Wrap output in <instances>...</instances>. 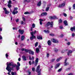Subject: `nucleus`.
I'll return each mask as SVG.
<instances>
[{
	"mask_svg": "<svg viewBox=\"0 0 75 75\" xmlns=\"http://www.w3.org/2000/svg\"><path fill=\"white\" fill-rule=\"evenodd\" d=\"M7 64V67L6 68V70L8 71V72H11V69L12 68L10 67H12V68H15L16 67V64H13V62H7L6 63Z\"/></svg>",
	"mask_w": 75,
	"mask_h": 75,
	"instance_id": "nucleus-1",
	"label": "nucleus"
},
{
	"mask_svg": "<svg viewBox=\"0 0 75 75\" xmlns=\"http://www.w3.org/2000/svg\"><path fill=\"white\" fill-rule=\"evenodd\" d=\"M20 50L22 51H24L26 52H29V54H31V55H34V52L32 50L26 49L25 48H21L20 49Z\"/></svg>",
	"mask_w": 75,
	"mask_h": 75,
	"instance_id": "nucleus-2",
	"label": "nucleus"
},
{
	"mask_svg": "<svg viewBox=\"0 0 75 75\" xmlns=\"http://www.w3.org/2000/svg\"><path fill=\"white\" fill-rule=\"evenodd\" d=\"M54 25V23L53 22H48L45 25L46 27H47L48 26L50 25L51 27H53V25Z\"/></svg>",
	"mask_w": 75,
	"mask_h": 75,
	"instance_id": "nucleus-3",
	"label": "nucleus"
},
{
	"mask_svg": "<svg viewBox=\"0 0 75 75\" xmlns=\"http://www.w3.org/2000/svg\"><path fill=\"white\" fill-rule=\"evenodd\" d=\"M40 66L39 65L37 68L36 70V72H38V75H40L41 74V69H40Z\"/></svg>",
	"mask_w": 75,
	"mask_h": 75,
	"instance_id": "nucleus-4",
	"label": "nucleus"
},
{
	"mask_svg": "<svg viewBox=\"0 0 75 75\" xmlns=\"http://www.w3.org/2000/svg\"><path fill=\"white\" fill-rule=\"evenodd\" d=\"M30 34L32 36V37H31L30 38V40H33V39H35V36H34V35H33V34H34V32H32L30 33Z\"/></svg>",
	"mask_w": 75,
	"mask_h": 75,
	"instance_id": "nucleus-5",
	"label": "nucleus"
},
{
	"mask_svg": "<svg viewBox=\"0 0 75 75\" xmlns=\"http://www.w3.org/2000/svg\"><path fill=\"white\" fill-rule=\"evenodd\" d=\"M17 8H14L13 11V15H15L16 14L18 13V11H17Z\"/></svg>",
	"mask_w": 75,
	"mask_h": 75,
	"instance_id": "nucleus-6",
	"label": "nucleus"
},
{
	"mask_svg": "<svg viewBox=\"0 0 75 75\" xmlns=\"http://www.w3.org/2000/svg\"><path fill=\"white\" fill-rule=\"evenodd\" d=\"M17 65H16V70L17 71H18L19 69H20V63L19 62H18L17 63Z\"/></svg>",
	"mask_w": 75,
	"mask_h": 75,
	"instance_id": "nucleus-7",
	"label": "nucleus"
},
{
	"mask_svg": "<svg viewBox=\"0 0 75 75\" xmlns=\"http://www.w3.org/2000/svg\"><path fill=\"white\" fill-rule=\"evenodd\" d=\"M51 41L52 42H54V43H57V42H58V40L54 38L52 39Z\"/></svg>",
	"mask_w": 75,
	"mask_h": 75,
	"instance_id": "nucleus-8",
	"label": "nucleus"
},
{
	"mask_svg": "<svg viewBox=\"0 0 75 75\" xmlns=\"http://www.w3.org/2000/svg\"><path fill=\"white\" fill-rule=\"evenodd\" d=\"M3 9L5 11V13L6 14H9V12L8 11H7L6 8H4Z\"/></svg>",
	"mask_w": 75,
	"mask_h": 75,
	"instance_id": "nucleus-9",
	"label": "nucleus"
},
{
	"mask_svg": "<svg viewBox=\"0 0 75 75\" xmlns=\"http://www.w3.org/2000/svg\"><path fill=\"white\" fill-rule=\"evenodd\" d=\"M57 17L56 16H50L49 17L50 19H51V20H54V19H55L57 18Z\"/></svg>",
	"mask_w": 75,
	"mask_h": 75,
	"instance_id": "nucleus-10",
	"label": "nucleus"
},
{
	"mask_svg": "<svg viewBox=\"0 0 75 75\" xmlns=\"http://www.w3.org/2000/svg\"><path fill=\"white\" fill-rule=\"evenodd\" d=\"M65 6V3H63L58 6V7H64Z\"/></svg>",
	"mask_w": 75,
	"mask_h": 75,
	"instance_id": "nucleus-11",
	"label": "nucleus"
},
{
	"mask_svg": "<svg viewBox=\"0 0 75 75\" xmlns=\"http://www.w3.org/2000/svg\"><path fill=\"white\" fill-rule=\"evenodd\" d=\"M72 53V51L71 50H69L67 52V55L69 56H71V53Z\"/></svg>",
	"mask_w": 75,
	"mask_h": 75,
	"instance_id": "nucleus-12",
	"label": "nucleus"
},
{
	"mask_svg": "<svg viewBox=\"0 0 75 75\" xmlns=\"http://www.w3.org/2000/svg\"><path fill=\"white\" fill-rule=\"evenodd\" d=\"M11 0H9L8 4V6L9 7V8H10V7H11Z\"/></svg>",
	"mask_w": 75,
	"mask_h": 75,
	"instance_id": "nucleus-13",
	"label": "nucleus"
},
{
	"mask_svg": "<svg viewBox=\"0 0 75 75\" xmlns=\"http://www.w3.org/2000/svg\"><path fill=\"white\" fill-rule=\"evenodd\" d=\"M67 59H66L64 62V65L65 66H67V65H69V63L68 62H67Z\"/></svg>",
	"mask_w": 75,
	"mask_h": 75,
	"instance_id": "nucleus-14",
	"label": "nucleus"
},
{
	"mask_svg": "<svg viewBox=\"0 0 75 75\" xmlns=\"http://www.w3.org/2000/svg\"><path fill=\"white\" fill-rule=\"evenodd\" d=\"M39 20L40 21V25H42V21H45V19H40Z\"/></svg>",
	"mask_w": 75,
	"mask_h": 75,
	"instance_id": "nucleus-15",
	"label": "nucleus"
},
{
	"mask_svg": "<svg viewBox=\"0 0 75 75\" xmlns=\"http://www.w3.org/2000/svg\"><path fill=\"white\" fill-rule=\"evenodd\" d=\"M39 59H38V58H36V60H35V65H37L38 64V60Z\"/></svg>",
	"mask_w": 75,
	"mask_h": 75,
	"instance_id": "nucleus-16",
	"label": "nucleus"
},
{
	"mask_svg": "<svg viewBox=\"0 0 75 75\" xmlns=\"http://www.w3.org/2000/svg\"><path fill=\"white\" fill-rule=\"evenodd\" d=\"M62 57H59V58L57 59L56 60V61H57V62H58L60 60H61V59H62Z\"/></svg>",
	"mask_w": 75,
	"mask_h": 75,
	"instance_id": "nucleus-17",
	"label": "nucleus"
},
{
	"mask_svg": "<svg viewBox=\"0 0 75 75\" xmlns=\"http://www.w3.org/2000/svg\"><path fill=\"white\" fill-rule=\"evenodd\" d=\"M22 58L23 59V61H27V58H26V57L25 56H22Z\"/></svg>",
	"mask_w": 75,
	"mask_h": 75,
	"instance_id": "nucleus-18",
	"label": "nucleus"
},
{
	"mask_svg": "<svg viewBox=\"0 0 75 75\" xmlns=\"http://www.w3.org/2000/svg\"><path fill=\"white\" fill-rule=\"evenodd\" d=\"M60 65V63H58L56 65V66L55 67V69H57V68H58L59 66Z\"/></svg>",
	"mask_w": 75,
	"mask_h": 75,
	"instance_id": "nucleus-19",
	"label": "nucleus"
},
{
	"mask_svg": "<svg viewBox=\"0 0 75 75\" xmlns=\"http://www.w3.org/2000/svg\"><path fill=\"white\" fill-rule=\"evenodd\" d=\"M47 12H43L41 14V16H47Z\"/></svg>",
	"mask_w": 75,
	"mask_h": 75,
	"instance_id": "nucleus-20",
	"label": "nucleus"
},
{
	"mask_svg": "<svg viewBox=\"0 0 75 75\" xmlns=\"http://www.w3.org/2000/svg\"><path fill=\"white\" fill-rule=\"evenodd\" d=\"M29 58L30 60L31 61V60H32L33 61V60H34V57H32V58H31V56H30V55H29Z\"/></svg>",
	"mask_w": 75,
	"mask_h": 75,
	"instance_id": "nucleus-21",
	"label": "nucleus"
},
{
	"mask_svg": "<svg viewBox=\"0 0 75 75\" xmlns=\"http://www.w3.org/2000/svg\"><path fill=\"white\" fill-rule=\"evenodd\" d=\"M50 6V5H47V6L48 7H47L46 8V11H48V10H49V8H50V7H49V6Z\"/></svg>",
	"mask_w": 75,
	"mask_h": 75,
	"instance_id": "nucleus-22",
	"label": "nucleus"
},
{
	"mask_svg": "<svg viewBox=\"0 0 75 75\" xmlns=\"http://www.w3.org/2000/svg\"><path fill=\"white\" fill-rule=\"evenodd\" d=\"M41 4V1H40L38 3L37 5L38 6H40Z\"/></svg>",
	"mask_w": 75,
	"mask_h": 75,
	"instance_id": "nucleus-23",
	"label": "nucleus"
},
{
	"mask_svg": "<svg viewBox=\"0 0 75 75\" xmlns=\"http://www.w3.org/2000/svg\"><path fill=\"white\" fill-rule=\"evenodd\" d=\"M70 30L71 31H74H74L75 32V26L71 28Z\"/></svg>",
	"mask_w": 75,
	"mask_h": 75,
	"instance_id": "nucleus-24",
	"label": "nucleus"
},
{
	"mask_svg": "<svg viewBox=\"0 0 75 75\" xmlns=\"http://www.w3.org/2000/svg\"><path fill=\"white\" fill-rule=\"evenodd\" d=\"M19 32L21 34H23L24 33V30H19Z\"/></svg>",
	"mask_w": 75,
	"mask_h": 75,
	"instance_id": "nucleus-25",
	"label": "nucleus"
},
{
	"mask_svg": "<svg viewBox=\"0 0 75 75\" xmlns=\"http://www.w3.org/2000/svg\"><path fill=\"white\" fill-rule=\"evenodd\" d=\"M37 38L38 39V40H42V37L41 36H38L37 37Z\"/></svg>",
	"mask_w": 75,
	"mask_h": 75,
	"instance_id": "nucleus-26",
	"label": "nucleus"
},
{
	"mask_svg": "<svg viewBox=\"0 0 75 75\" xmlns=\"http://www.w3.org/2000/svg\"><path fill=\"white\" fill-rule=\"evenodd\" d=\"M47 44L49 45H51V40H49L47 41Z\"/></svg>",
	"mask_w": 75,
	"mask_h": 75,
	"instance_id": "nucleus-27",
	"label": "nucleus"
},
{
	"mask_svg": "<svg viewBox=\"0 0 75 75\" xmlns=\"http://www.w3.org/2000/svg\"><path fill=\"white\" fill-rule=\"evenodd\" d=\"M36 51L37 53H39L40 52V49L39 48H37L36 49Z\"/></svg>",
	"mask_w": 75,
	"mask_h": 75,
	"instance_id": "nucleus-28",
	"label": "nucleus"
},
{
	"mask_svg": "<svg viewBox=\"0 0 75 75\" xmlns=\"http://www.w3.org/2000/svg\"><path fill=\"white\" fill-rule=\"evenodd\" d=\"M44 32L45 33H50V31L48 30H44Z\"/></svg>",
	"mask_w": 75,
	"mask_h": 75,
	"instance_id": "nucleus-29",
	"label": "nucleus"
},
{
	"mask_svg": "<svg viewBox=\"0 0 75 75\" xmlns=\"http://www.w3.org/2000/svg\"><path fill=\"white\" fill-rule=\"evenodd\" d=\"M11 74L12 75H16L17 74L16 72H11Z\"/></svg>",
	"mask_w": 75,
	"mask_h": 75,
	"instance_id": "nucleus-30",
	"label": "nucleus"
},
{
	"mask_svg": "<svg viewBox=\"0 0 75 75\" xmlns=\"http://www.w3.org/2000/svg\"><path fill=\"white\" fill-rule=\"evenodd\" d=\"M24 36H22L21 37V41H23L24 40Z\"/></svg>",
	"mask_w": 75,
	"mask_h": 75,
	"instance_id": "nucleus-31",
	"label": "nucleus"
},
{
	"mask_svg": "<svg viewBox=\"0 0 75 75\" xmlns=\"http://www.w3.org/2000/svg\"><path fill=\"white\" fill-rule=\"evenodd\" d=\"M64 24L65 25H68V24L67 23V21H65L64 22Z\"/></svg>",
	"mask_w": 75,
	"mask_h": 75,
	"instance_id": "nucleus-32",
	"label": "nucleus"
},
{
	"mask_svg": "<svg viewBox=\"0 0 75 75\" xmlns=\"http://www.w3.org/2000/svg\"><path fill=\"white\" fill-rule=\"evenodd\" d=\"M24 2H27L28 3H29V2H30V0H25L24 1Z\"/></svg>",
	"mask_w": 75,
	"mask_h": 75,
	"instance_id": "nucleus-33",
	"label": "nucleus"
},
{
	"mask_svg": "<svg viewBox=\"0 0 75 75\" xmlns=\"http://www.w3.org/2000/svg\"><path fill=\"white\" fill-rule=\"evenodd\" d=\"M27 74H28V75H31V72L30 71H28Z\"/></svg>",
	"mask_w": 75,
	"mask_h": 75,
	"instance_id": "nucleus-34",
	"label": "nucleus"
},
{
	"mask_svg": "<svg viewBox=\"0 0 75 75\" xmlns=\"http://www.w3.org/2000/svg\"><path fill=\"white\" fill-rule=\"evenodd\" d=\"M62 21V20H61V19H60L59 20V23H61Z\"/></svg>",
	"mask_w": 75,
	"mask_h": 75,
	"instance_id": "nucleus-35",
	"label": "nucleus"
},
{
	"mask_svg": "<svg viewBox=\"0 0 75 75\" xmlns=\"http://www.w3.org/2000/svg\"><path fill=\"white\" fill-rule=\"evenodd\" d=\"M63 15L64 17H67V14L65 13H63Z\"/></svg>",
	"mask_w": 75,
	"mask_h": 75,
	"instance_id": "nucleus-36",
	"label": "nucleus"
},
{
	"mask_svg": "<svg viewBox=\"0 0 75 75\" xmlns=\"http://www.w3.org/2000/svg\"><path fill=\"white\" fill-rule=\"evenodd\" d=\"M38 42H37L35 44V47H37V45H38Z\"/></svg>",
	"mask_w": 75,
	"mask_h": 75,
	"instance_id": "nucleus-37",
	"label": "nucleus"
},
{
	"mask_svg": "<svg viewBox=\"0 0 75 75\" xmlns=\"http://www.w3.org/2000/svg\"><path fill=\"white\" fill-rule=\"evenodd\" d=\"M54 51H55V52H57V51H58V49H57L56 48H54Z\"/></svg>",
	"mask_w": 75,
	"mask_h": 75,
	"instance_id": "nucleus-38",
	"label": "nucleus"
},
{
	"mask_svg": "<svg viewBox=\"0 0 75 75\" xmlns=\"http://www.w3.org/2000/svg\"><path fill=\"white\" fill-rule=\"evenodd\" d=\"M55 60V59H53L51 60V62H54Z\"/></svg>",
	"mask_w": 75,
	"mask_h": 75,
	"instance_id": "nucleus-39",
	"label": "nucleus"
},
{
	"mask_svg": "<svg viewBox=\"0 0 75 75\" xmlns=\"http://www.w3.org/2000/svg\"><path fill=\"white\" fill-rule=\"evenodd\" d=\"M32 70L33 72H34V71H35V68H34V67H33Z\"/></svg>",
	"mask_w": 75,
	"mask_h": 75,
	"instance_id": "nucleus-40",
	"label": "nucleus"
},
{
	"mask_svg": "<svg viewBox=\"0 0 75 75\" xmlns=\"http://www.w3.org/2000/svg\"><path fill=\"white\" fill-rule=\"evenodd\" d=\"M25 14H29V12H26L24 13Z\"/></svg>",
	"mask_w": 75,
	"mask_h": 75,
	"instance_id": "nucleus-41",
	"label": "nucleus"
},
{
	"mask_svg": "<svg viewBox=\"0 0 75 75\" xmlns=\"http://www.w3.org/2000/svg\"><path fill=\"white\" fill-rule=\"evenodd\" d=\"M73 9H74V10H75V4H74L73 5Z\"/></svg>",
	"mask_w": 75,
	"mask_h": 75,
	"instance_id": "nucleus-42",
	"label": "nucleus"
},
{
	"mask_svg": "<svg viewBox=\"0 0 75 75\" xmlns=\"http://www.w3.org/2000/svg\"><path fill=\"white\" fill-rule=\"evenodd\" d=\"M32 27L33 28H35V24L34 23L32 24Z\"/></svg>",
	"mask_w": 75,
	"mask_h": 75,
	"instance_id": "nucleus-43",
	"label": "nucleus"
},
{
	"mask_svg": "<svg viewBox=\"0 0 75 75\" xmlns=\"http://www.w3.org/2000/svg\"><path fill=\"white\" fill-rule=\"evenodd\" d=\"M59 28L60 29H62V28H63V26L62 25H61L60 26Z\"/></svg>",
	"mask_w": 75,
	"mask_h": 75,
	"instance_id": "nucleus-44",
	"label": "nucleus"
},
{
	"mask_svg": "<svg viewBox=\"0 0 75 75\" xmlns=\"http://www.w3.org/2000/svg\"><path fill=\"white\" fill-rule=\"evenodd\" d=\"M13 30H17V28L13 27Z\"/></svg>",
	"mask_w": 75,
	"mask_h": 75,
	"instance_id": "nucleus-45",
	"label": "nucleus"
},
{
	"mask_svg": "<svg viewBox=\"0 0 75 75\" xmlns=\"http://www.w3.org/2000/svg\"><path fill=\"white\" fill-rule=\"evenodd\" d=\"M67 44L68 45H69L71 44V43L69 42H68Z\"/></svg>",
	"mask_w": 75,
	"mask_h": 75,
	"instance_id": "nucleus-46",
	"label": "nucleus"
},
{
	"mask_svg": "<svg viewBox=\"0 0 75 75\" xmlns=\"http://www.w3.org/2000/svg\"><path fill=\"white\" fill-rule=\"evenodd\" d=\"M62 70V69L60 68V69H59L58 70V72H61V70Z\"/></svg>",
	"mask_w": 75,
	"mask_h": 75,
	"instance_id": "nucleus-47",
	"label": "nucleus"
},
{
	"mask_svg": "<svg viewBox=\"0 0 75 75\" xmlns=\"http://www.w3.org/2000/svg\"><path fill=\"white\" fill-rule=\"evenodd\" d=\"M49 56H50V54H49V53H47V58H48V57H49Z\"/></svg>",
	"mask_w": 75,
	"mask_h": 75,
	"instance_id": "nucleus-48",
	"label": "nucleus"
},
{
	"mask_svg": "<svg viewBox=\"0 0 75 75\" xmlns=\"http://www.w3.org/2000/svg\"><path fill=\"white\" fill-rule=\"evenodd\" d=\"M19 20V19H17L16 20V23H18V22Z\"/></svg>",
	"mask_w": 75,
	"mask_h": 75,
	"instance_id": "nucleus-49",
	"label": "nucleus"
},
{
	"mask_svg": "<svg viewBox=\"0 0 75 75\" xmlns=\"http://www.w3.org/2000/svg\"><path fill=\"white\" fill-rule=\"evenodd\" d=\"M72 36L73 37H74L75 36V33H73L72 34Z\"/></svg>",
	"mask_w": 75,
	"mask_h": 75,
	"instance_id": "nucleus-50",
	"label": "nucleus"
},
{
	"mask_svg": "<svg viewBox=\"0 0 75 75\" xmlns=\"http://www.w3.org/2000/svg\"><path fill=\"white\" fill-rule=\"evenodd\" d=\"M21 24H25V23H24L23 21H21Z\"/></svg>",
	"mask_w": 75,
	"mask_h": 75,
	"instance_id": "nucleus-51",
	"label": "nucleus"
},
{
	"mask_svg": "<svg viewBox=\"0 0 75 75\" xmlns=\"http://www.w3.org/2000/svg\"><path fill=\"white\" fill-rule=\"evenodd\" d=\"M6 58H7V57H8V54H6Z\"/></svg>",
	"mask_w": 75,
	"mask_h": 75,
	"instance_id": "nucleus-52",
	"label": "nucleus"
},
{
	"mask_svg": "<svg viewBox=\"0 0 75 75\" xmlns=\"http://www.w3.org/2000/svg\"><path fill=\"white\" fill-rule=\"evenodd\" d=\"M50 35L51 36H54V34H50Z\"/></svg>",
	"mask_w": 75,
	"mask_h": 75,
	"instance_id": "nucleus-53",
	"label": "nucleus"
},
{
	"mask_svg": "<svg viewBox=\"0 0 75 75\" xmlns=\"http://www.w3.org/2000/svg\"><path fill=\"white\" fill-rule=\"evenodd\" d=\"M64 52H65V50H63L61 52L62 53H64Z\"/></svg>",
	"mask_w": 75,
	"mask_h": 75,
	"instance_id": "nucleus-54",
	"label": "nucleus"
},
{
	"mask_svg": "<svg viewBox=\"0 0 75 75\" xmlns=\"http://www.w3.org/2000/svg\"><path fill=\"white\" fill-rule=\"evenodd\" d=\"M37 31H36V30H35L34 32H33V35H34V34H35V33H36Z\"/></svg>",
	"mask_w": 75,
	"mask_h": 75,
	"instance_id": "nucleus-55",
	"label": "nucleus"
},
{
	"mask_svg": "<svg viewBox=\"0 0 75 75\" xmlns=\"http://www.w3.org/2000/svg\"><path fill=\"white\" fill-rule=\"evenodd\" d=\"M64 37V35L62 34L60 35V37Z\"/></svg>",
	"mask_w": 75,
	"mask_h": 75,
	"instance_id": "nucleus-56",
	"label": "nucleus"
},
{
	"mask_svg": "<svg viewBox=\"0 0 75 75\" xmlns=\"http://www.w3.org/2000/svg\"><path fill=\"white\" fill-rule=\"evenodd\" d=\"M29 64L30 65H31V62L30 61L29 62Z\"/></svg>",
	"mask_w": 75,
	"mask_h": 75,
	"instance_id": "nucleus-57",
	"label": "nucleus"
},
{
	"mask_svg": "<svg viewBox=\"0 0 75 75\" xmlns=\"http://www.w3.org/2000/svg\"><path fill=\"white\" fill-rule=\"evenodd\" d=\"M0 40H2V36L1 35H0Z\"/></svg>",
	"mask_w": 75,
	"mask_h": 75,
	"instance_id": "nucleus-58",
	"label": "nucleus"
},
{
	"mask_svg": "<svg viewBox=\"0 0 75 75\" xmlns=\"http://www.w3.org/2000/svg\"><path fill=\"white\" fill-rule=\"evenodd\" d=\"M68 75H73V74L72 73H70Z\"/></svg>",
	"mask_w": 75,
	"mask_h": 75,
	"instance_id": "nucleus-59",
	"label": "nucleus"
},
{
	"mask_svg": "<svg viewBox=\"0 0 75 75\" xmlns=\"http://www.w3.org/2000/svg\"><path fill=\"white\" fill-rule=\"evenodd\" d=\"M18 60L19 61H21V58H19L18 59Z\"/></svg>",
	"mask_w": 75,
	"mask_h": 75,
	"instance_id": "nucleus-60",
	"label": "nucleus"
},
{
	"mask_svg": "<svg viewBox=\"0 0 75 75\" xmlns=\"http://www.w3.org/2000/svg\"><path fill=\"white\" fill-rule=\"evenodd\" d=\"M23 21H25V18H24V17H23Z\"/></svg>",
	"mask_w": 75,
	"mask_h": 75,
	"instance_id": "nucleus-61",
	"label": "nucleus"
},
{
	"mask_svg": "<svg viewBox=\"0 0 75 75\" xmlns=\"http://www.w3.org/2000/svg\"><path fill=\"white\" fill-rule=\"evenodd\" d=\"M10 11H11V13H13V11H12V10L11 9H10Z\"/></svg>",
	"mask_w": 75,
	"mask_h": 75,
	"instance_id": "nucleus-62",
	"label": "nucleus"
},
{
	"mask_svg": "<svg viewBox=\"0 0 75 75\" xmlns=\"http://www.w3.org/2000/svg\"><path fill=\"white\" fill-rule=\"evenodd\" d=\"M75 49L74 48H73L72 49V51H75Z\"/></svg>",
	"mask_w": 75,
	"mask_h": 75,
	"instance_id": "nucleus-63",
	"label": "nucleus"
},
{
	"mask_svg": "<svg viewBox=\"0 0 75 75\" xmlns=\"http://www.w3.org/2000/svg\"><path fill=\"white\" fill-rule=\"evenodd\" d=\"M32 64H34V61H32Z\"/></svg>",
	"mask_w": 75,
	"mask_h": 75,
	"instance_id": "nucleus-64",
	"label": "nucleus"
}]
</instances>
